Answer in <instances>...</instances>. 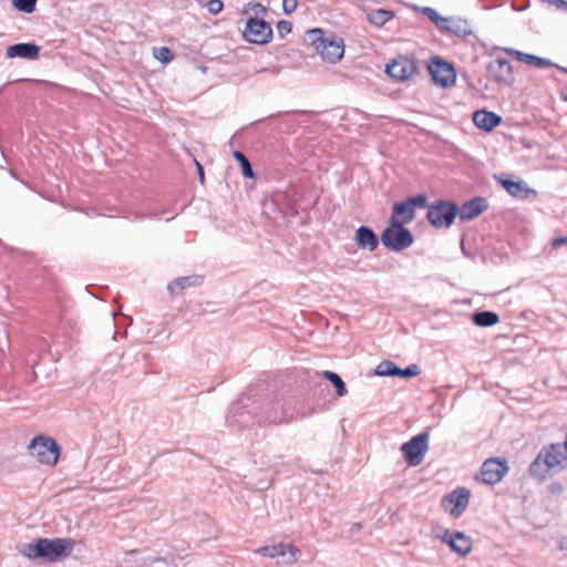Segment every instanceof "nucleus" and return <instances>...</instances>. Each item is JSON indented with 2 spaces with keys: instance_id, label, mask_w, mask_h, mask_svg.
<instances>
[{
  "instance_id": "1",
  "label": "nucleus",
  "mask_w": 567,
  "mask_h": 567,
  "mask_svg": "<svg viewBox=\"0 0 567 567\" xmlns=\"http://www.w3.org/2000/svg\"><path fill=\"white\" fill-rule=\"evenodd\" d=\"M567 467V452L565 443H550L540 449L537 456L528 467L529 475L544 482L551 473H557Z\"/></svg>"
},
{
  "instance_id": "2",
  "label": "nucleus",
  "mask_w": 567,
  "mask_h": 567,
  "mask_svg": "<svg viewBox=\"0 0 567 567\" xmlns=\"http://www.w3.org/2000/svg\"><path fill=\"white\" fill-rule=\"evenodd\" d=\"M74 544L71 538H40L35 543L25 545L21 554L29 559L43 558L48 561H59L72 553Z\"/></svg>"
},
{
  "instance_id": "3",
  "label": "nucleus",
  "mask_w": 567,
  "mask_h": 567,
  "mask_svg": "<svg viewBox=\"0 0 567 567\" xmlns=\"http://www.w3.org/2000/svg\"><path fill=\"white\" fill-rule=\"evenodd\" d=\"M259 411L260 414L257 419V422L268 425L287 423L293 417V409L285 399H274L266 401L259 406Z\"/></svg>"
},
{
  "instance_id": "4",
  "label": "nucleus",
  "mask_w": 567,
  "mask_h": 567,
  "mask_svg": "<svg viewBox=\"0 0 567 567\" xmlns=\"http://www.w3.org/2000/svg\"><path fill=\"white\" fill-rule=\"evenodd\" d=\"M381 241L386 248L393 251H402L413 244L414 238L412 233L402 225V221H399L395 216H392L390 225L381 235Z\"/></svg>"
},
{
  "instance_id": "5",
  "label": "nucleus",
  "mask_w": 567,
  "mask_h": 567,
  "mask_svg": "<svg viewBox=\"0 0 567 567\" xmlns=\"http://www.w3.org/2000/svg\"><path fill=\"white\" fill-rule=\"evenodd\" d=\"M28 450L41 464L49 466H54L58 463L61 453L56 441L44 435L33 437Z\"/></svg>"
},
{
  "instance_id": "6",
  "label": "nucleus",
  "mask_w": 567,
  "mask_h": 567,
  "mask_svg": "<svg viewBox=\"0 0 567 567\" xmlns=\"http://www.w3.org/2000/svg\"><path fill=\"white\" fill-rule=\"evenodd\" d=\"M457 215V206L452 202L437 200L427 210L429 221L436 228H449Z\"/></svg>"
},
{
  "instance_id": "7",
  "label": "nucleus",
  "mask_w": 567,
  "mask_h": 567,
  "mask_svg": "<svg viewBox=\"0 0 567 567\" xmlns=\"http://www.w3.org/2000/svg\"><path fill=\"white\" fill-rule=\"evenodd\" d=\"M429 450V433L422 432L405 442L401 451L405 461L411 466H417L422 463L425 453Z\"/></svg>"
},
{
  "instance_id": "8",
  "label": "nucleus",
  "mask_w": 567,
  "mask_h": 567,
  "mask_svg": "<svg viewBox=\"0 0 567 567\" xmlns=\"http://www.w3.org/2000/svg\"><path fill=\"white\" fill-rule=\"evenodd\" d=\"M245 40L255 44H266L272 37V29L268 22L258 18H249L243 32Z\"/></svg>"
},
{
  "instance_id": "9",
  "label": "nucleus",
  "mask_w": 567,
  "mask_h": 567,
  "mask_svg": "<svg viewBox=\"0 0 567 567\" xmlns=\"http://www.w3.org/2000/svg\"><path fill=\"white\" fill-rule=\"evenodd\" d=\"M256 553L269 558L282 557L287 565L295 564L301 554L298 547L285 543L259 547Z\"/></svg>"
},
{
  "instance_id": "10",
  "label": "nucleus",
  "mask_w": 567,
  "mask_h": 567,
  "mask_svg": "<svg viewBox=\"0 0 567 567\" xmlns=\"http://www.w3.org/2000/svg\"><path fill=\"white\" fill-rule=\"evenodd\" d=\"M433 81L442 87H450L454 84L456 73L454 68L440 58H434L429 65Z\"/></svg>"
},
{
  "instance_id": "11",
  "label": "nucleus",
  "mask_w": 567,
  "mask_h": 567,
  "mask_svg": "<svg viewBox=\"0 0 567 567\" xmlns=\"http://www.w3.org/2000/svg\"><path fill=\"white\" fill-rule=\"evenodd\" d=\"M507 471L508 466L505 460L488 458L482 464L480 476L485 484L494 485L502 481Z\"/></svg>"
},
{
  "instance_id": "12",
  "label": "nucleus",
  "mask_w": 567,
  "mask_h": 567,
  "mask_svg": "<svg viewBox=\"0 0 567 567\" xmlns=\"http://www.w3.org/2000/svg\"><path fill=\"white\" fill-rule=\"evenodd\" d=\"M417 71V66L414 60L400 56L394 59L386 65L385 72L389 76L399 81H404L414 75Z\"/></svg>"
},
{
  "instance_id": "13",
  "label": "nucleus",
  "mask_w": 567,
  "mask_h": 567,
  "mask_svg": "<svg viewBox=\"0 0 567 567\" xmlns=\"http://www.w3.org/2000/svg\"><path fill=\"white\" fill-rule=\"evenodd\" d=\"M317 53L329 63H337L344 54V44L341 38H330L317 44Z\"/></svg>"
},
{
  "instance_id": "14",
  "label": "nucleus",
  "mask_w": 567,
  "mask_h": 567,
  "mask_svg": "<svg viewBox=\"0 0 567 567\" xmlns=\"http://www.w3.org/2000/svg\"><path fill=\"white\" fill-rule=\"evenodd\" d=\"M487 73L497 83L511 85L514 82L513 68L506 59L498 58L491 61Z\"/></svg>"
},
{
  "instance_id": "15",
  "label": "nucleus",
  "mask_w": 567,
  "mask_h": 567,
  "mask_svg": "<svg viewBox=\"0 0 567 567\" xmlns=\"http://www.w3.org/2000/svg\"><path fill=\"white\" fill-rule=\"evenodd\" d=\"M244 399H239L235 404H233L228 415L227 422L230 425H237L238 427H248L255 423V415L251 413V410H248L246 405L243 404Z\"/></svg>"
},
{
  "instance_id": "16",
  "label": "nucleus",
  "mask_w": 567,
  "mask_h": 567,
  "mask_svg": "<svg viewBox=\"0 0 567 567\" xmlns=\"http://www.w3.org/2000/svg\"><path fill=\"white\" fill-rule=\"evenodd\" d=\"M440 538L461 556H465L472 550V539L462 532L445 530Z\"/></svg>"
},
{
  "instance_id": "17",
  "label": "nucleus",
  "mask_w": 567,
  "mask_h": 567,
  "mask_svg": "<svg viewBox=\"0 0 567 567\" xmlns=\"http://www.w3.org/2000/svg\"><path fill=\"white\" fill-rule=\"evenodd\" d=\"M488 207L484 197H474L457 207V215L462 221H470L483 214Z\"/></svg>"
},
{
  "instance_id": "18",
  "label": "nucleus",
  "mask_w": 567,
  "mask_h": 567,
  "mask_svg": "<svg viewBox=\"0 0 567 567\" xmlns=\"http://www.w3.org/2000/svg\"><path fill=\"white\" fill-rule=\"evenodd\" d=\"M470 496L471 493L465 487H458L445 496L444 501L453 505L452 516L460 517L465 512L470 503Z\"/></svg>"
},
{
  "instance_id": "19",
  "label": "nucleus",
  "mask_w": 567,
  "mask_h": 567,
  "mask_svg": "<svg viewBox=\"0 0 567 567\" xmlns=\"http://www.w3.org/2000/svg\"><path fill=\"white\" fill-rule=\"evenodd\" d=\"M440 31L458 38H465L473 33L468 21L462 18H445Z\"/></svg>"
},
{
  "instance_id": "20",
  "label": "nucleus",
  "mask_w": 567,
  "mask_h": 567,
  "mask_svg": "<svg viewBox=\"0 0 567 567\" xmlns=\"http://www.w3.org/2000/svg\"><path fill=\"white\" fill-rule=\"evenodd\" d=\"M40 48L34 43H17L8 47L6 56L8 59H25L37 60L39 58Z\"/></svg>"
},
{
  "instance_id": "21",
  "label": "nucleus",
  "mask_w": 567,
  "mask_h": 567,
  "mask_svg": "<svg viewBox=\"0 0 567 567\" xmlns=\"http://www.w3.org/2000/svg\"><path fill=\"white\" fill-rule=\"evenodd\" d=\"M354 240L359 248L368 249L369 251H374L379 245L375 233L367 226H360L355 230Z\"/></svg>"
},
{
  "instance_id": "22",
  "label": "nucleus",
  "mask_w": 567,
  "mask_h": 567,
  "mask_svg": "<svg viewBox=\"0 0 567 567\" xmlns=\"http://www.w3.org/2000/svg\"><path fill=\"white\" fill-rule=\"evenodd\" d=\"M502 121V117L494 112L486 110H480L474 112L473 122L474 124L486 132L495 128Z\"/></svg>"
},
{
  "instance_id": "23",
  "label": "nucleus",
  "mask_w": 567,
  "mask_h": 567,
  "mask_svg": "<svg viewBox=\"0 0 567 567\" xmlns=\"http://www.w3.org/2000/svg\"><path fill=\"white\" fill-rule=\"evenodd\" d=\"M504 51L509 56H513L520 62L527 63L538 69H546L553 65L548 59L539 58L529 53H524L515 49H504Z\"/></svg>"
},
{
  "instance_id": "24",
  "label": "nucleus",
  "mask_w": 567,
  "mask_h": 567,
  "mask_svg": "<svg viewBox=\"0 0 567 567\" xmlns=\"http://www.w3.org/2000/svg\"><path fill=\"white\" fill-rule=\"evenodd\" d=\"M202 284H203V277L199 275H190V276L179 277L168 285V291L172 295H179L186 288L198 287Z\"/></svg>"
},
{
  "instance_id": "25",
  "label": "nucleus",
  "mask_w": 567,
  "mask_h": 567,
  "mask_svg": "<svg viewBox=\"0 0 567 567\" xmlns=\"http://www.w3.org/2000/svg\"><path fill=\"white\" fill-rule=\"evenodd\" d=\"M502 185L509 195L519 199L527 198L529 194H536L535 190L530 189L523 181L514 182L511 179H502Z\"/></svg>"
},
{
  "instance_id": "26",
  "label": "nucleus",
  "mask_w": 567,
  "mask_h": 567,
  "mask_svg": "<svg viewBox=\"0 0 567 567\" xmlns=\"http://www.w3.org/2000/svg\"><path fill=\"white\" fill-rule=\"evenodd\" d=\"M393 216H395L402 225L411 223L415 217V212L405 199L393 205Z\"/></svg>"
},
{
  "instance_id": "27",
  "label": "nucleus",
  "mask_w": 567,
  "mask_h": 567,
  "mask_svg": "<svg viewBox=\"0 0 567 567\" xmlns=\"http://www.w3.org/2000/svg\"><path fill=\"white\" fill-rule=\"evenodd\" d=\"M395 17L392 10L373 9L367 13L369 22L375 27H383L388 21Z\"/></svg>"
},
{
  "instance_id": "28",
  "label": "nucleus",
  "mask_w": 567,
  "mask_h": 567,
  "mask_svg": "<svg viewBox=\"0 0 567 567\" xmlns=\"http://www.w3.org/2000/svg\"><path fill=\"white\" fill-rule=\"evenodd\" d=\"M499 321V317L494 311H480L474 313L473 316V322L477 327H493Z\"/></svg>"
},
{
  "instance_id": "29",
  "label": "nucleus",
  "mask_w": 567,
  "mask_h": 567,
  "mask_svg": "<svg viewBox=\"0 0 567 567\" xmlns=\"http://www.w3.org/2000/svg\"><path fill=\"white\" fill-rule=\"evenodd\" d=\"M323 377L334 385L338 396H343L347 394L346 384L339 374L332 371H324Z\"/></svg>"
},
{
  "instance_id": "30",
  "label": "nucleus",
  "mask_w": 567,
  "mask_h": 567,
  "mask_svg": "<svg viewBox=\"0 0 567 567\" xmlns=\"http://www.w3.org/2000/svg\"><path fill=\"white\" fill-rule=\"evenodd\" d=\"M234 157L239 163L243 175L246 178H252L254 177V172H252L250 162L248 161L246 155L244 153H241L240 151H235L234 152Z\"/></svg>"
},
{
  "instance_id": "31",
  "label": "nucleus",
  "mask_w": 567,
  "mask_h": 567,
  "mask_svg": "<svg viewBox=\"0 0 567 567\" xmlns=\"http://www.w3.org/2000/svg\"><path fill=\"white\" fill-rule=\"evenodd\" d=\"M398 368L392 361H382L378 364L375 373L381 377H396Z\"/></svg>"
},
{
  "instance_id": "32",
  "label": "nucleus",
  "mask_w": 567,
  "mask_h": 567,
  "mask_svg": "<svg viewBox=\"0 0 567 567\" xmlns=\"http://www.w3.org/2000/svg\"><path fill=\"white\" fill-rule=\"evenodd\" d=\"M38 0H12L13 7L21 12L32 13L35 10Z\"/></svg>"
},
{
  "instance_id": "33",
  "label": "nucleus",
  "mask_w": 567,
  "mask_h": 567,
  "mask_svg": "<svg viewBox=\"0 0 567 567\" xmlns=\"http://www.w3.org/2000/svg\"><path fill=\"white\" fill-rule=\"evenodd\" d=\"M422 12L439 28V30L441 29L443 22H445V18L441 17L437 11L431 7H424Z\"/></svg>"
},
{
  "instance_id": "34",
  "label": "nucleus",
  "mask_w": 567,
  "mask_h": 567,
  "mask_svg": "<svg viewBox=\"0 0 567 567\" xmlns=\"http://www.w3.org/2000/svg\"><path fill=\"white\" fill-rule=\"evenodd\" d=\"M330 38L323 37V31L321 29H312L307 32V41L312 44L317 49V44L320 41H328Z\"/></svg>"
},
{
  "instance_id": "35",
  "label": "nucleus",
  "mask_w": 567,
  "mask_h": 567,
  "mask_svg": "<svg viewBox=\"0 0 567 567\" xmlns=\"http://www.w3.org/2000/svg\"><path fill=\"white\" fill-rule=\"evenodd\" d=\"M154 55L157 60H159L163 63L171 62L174 58L173 52L171 49L166 47H161L158 49H155Z\"/></svg>"
},
{
  "instance_id": "36",
  "label": "nucleus",
  "mask_w": 567,
  "mask_h": 567,
  "mask_svg": "<svg viewBox=\"0 0 567 567\" xmlns=\"http://www.w3.org/2000/svg\"><path fill=\"white\" fill-rule=\"evenodd\" d=\"M421 373V369L417 364H410L405 369L398 368L396 377L411 378L416 377Z\"/></svg>"
},
{
  "instance_id": "37",
  "label": "nucleus",
  "mask_w": 567,
  "mask_h": 567,
  "mask_svg": "<svg viewBox=\"0 0 567 567\" xmlns=\"http://www.w3.org/2000/svg\"><path fill=\"white\" fill-rule=\"evenodd\" d=\"M406 200L409 202L413 209L414 207H427V196L425 194H417L415 196L408 197Z\"/></svg>"
},
{
  "instance_id": "38",
  "label": "nucleus",
  "mask_w": 567,
  "mask_h": 567,
  "mask_svg": "<svg viewBox=\"0 0 567 567\" xmlns=\"http://www.w3.org/2000/svg\"><path fill=\"white\" fill-rule=\"evenodd\" d=\"M292 29V24L287 20H280L277 23V32L280 37H285L290 33Z\"/></svg>"
},
{
  "instance_id": "39",
  "label": "nucleus",
  "mask_w": 567,
  "mask_h": 567,
  "mask_svg": "<svg viewBox=\"0 0 567 567\" xmlns=\"http://www.w3.org/2000/svg\"><path fill=\"white\" fill-rule=\"evenodd\" d=\"M206 7L212 14H217L223 10L224 3L221 0H209Z\"/></svg>"
},
{
  "instance_id": "40",
  "label": "nucleus",
  "mask_w": 567,
  "mask_h": 567,
  "mask_svg": "<svg viewBox=\"0 0 567 567\" xmlns=\"http://www.w3.org/2000/svg\"><path fill=\"white\" fill-rule=\"evenodd\" d=\"M297 0H282V10L286 14H291L297 9Z\"/></svg>"
},
{
  "instance_id": "41",
  "label": "nucleus",
  "mask_w": 567,
  "mask_h": 567,
  "mask_svg": "<svg viewBox=\"0 0 567 567\" xmlns=\"http://www.w3.org/2000/svg\"><path fill=\"white\" fill-rule=\"evenodd\" d=\"M563 245H567V236L557 237L551 240L553 248H558Z\"/></svg>"
},
{
  "instance_id": "42",
  "label": "nucleus",
  "mask_w": 567,
  "mask_h": 567,
  "mask_svg": "<svg viewBox=\"0 0 567 567\" xmlns=\"http://www.w3.org/2000/svg\"><path fill=\"white\" fill-rule=\"evenodd\" d=\"M281 71V68L280 66H277V65H272V66H269V68H264L259 71H256V73H259V72H268L272 75H278Z\"/></svg>"
},
{
  "instance_id": "43",
  "label": "nucleus",
  "mask_w": 567,
  "mask_h": 567,
  "mask_svg": "<svg viewBox=\"0 0 567 567\" xmlns=\"http://www.w3.org/2000/svg\"><path fill=\"white\" fill-rule=\"evenodd\" d=\"M559 549L567 553V536L559 542Z\"/></svg>"
},
{
  "instance_id": "44",
  "label": "nucleus",
  "mask_w": 567,
  "mask_h": 567,
  "mask_svg": "<svg viewBox=\"0 0 567 567\" xmlns=\"http://www.w3.org/2000/svg\"><path fill=\"white\" fill-rule=\"evenodd\" d=\"M362 528V525L360 523H353L350 528V533H357Z\"/></svg>"
},
{
  "instance_id": "45",
  "label": "nucleus",
  "mask_w": 567,
  "mask_h": 567,
  "mask_svg": "<svg viewBox=\"0 0 567 567\" xmlns=\"http://www.w3.org/2000/svg\"><path fill=\"white\" fill-rule=\"evenodd\" d=\"M197 167H198V173H199V177L200 179L203 181L204 178V171H203V167L199 163H197Z\"/></svg>"
},
{
  "instance_id": "46",
  "label": "nucleus",
  "mask_w": 567,
  "mask_h": 567,
  "mask_svg": "<svg viewBox=\"0 0 567 567\" xmlns=\"http://www.w3.org/2000/svg\"><path fill=\"white\" fill-rule=\"evenodd\" d=\"M258 7L260 8V10H261V11H265V10H266V9H265V7H262V6H260V4H258Z\"/></svg>"
},
{
  "instance_id": "47",
  "label": "nucleus",
  "mask_w": 567,
  "mask_h": 567,
  "mask_svg": "<svg viewBox=\"0 0 567 567\" xmlns=\"http://www.w3.org/2000/svg\"><path fill=\"white\" fill-rule=\"evenodd\" d=\"M560 491L561 489V485H558V487H555V491Z\"/></svg>"
},
{
  "instance_id": "48",
  "label": "nucleus",
  "mask_w": 567,
  "mask_h": 567,
  "mask_svg": "<svg viewBox=\"0 0 567 567\" xmlns=\"http://www.w3.org/2000/svg\"><path fill=\"white\" fill-rule=\"evenodd\" d=\"M560 491L561 489V485H558V487H555V491Z\"/></svg>"
}]
</instances>
